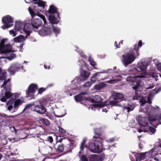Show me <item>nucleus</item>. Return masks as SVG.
Wrapping results in <instances>:
<instances>
[{
    "instance_id": "nucleus-63",
    "label": "nucleus",
    "mask_w": 161,
    "mask_h": 161,
    "mask_svg": "<svg viewBox=\"0 0 161 161\" xmlns=\"http://www.w3.org/2000/svg\"><path fill=\"white\" fill-rule=\"evenodd\" d=\"M23 44H20L19 45V47L21 48H22L23 47Z\"/></svg>"
},
{
    "instance_id": "nucleus-23",
    "label": "nucleus",
    "mask_w": 161,
    "mask_h": 161,
    "mask_svg": "<svg viewBox=\"0 0 161 161\" xmlns=\"http://www.w3.org/2000/svg\"><path fill=\"white\" fill-rule=\"evenodd\" d=\"M106 103L104 102H102L101 101H99L98 102L95 103L94 104H92V109L95 110L96 108L97 107H103L104 106L105 104Z\"/></svg>"
},
{
    "instance_id": "nucleus-36",
    "label": "nucleus",
    "mask_w": 161,
    "mask_h": 161,
    "mask_svg": "<svg viewBox=\"0 0 161 161\" xmlns=\"http://www.w3.org/2000/svg\"><path fill=\"white\" fill-rule=\"evenodd\" d=\"M141 82L139 81H137L136 82V84L133 86L132 87V88L133 89L136 90L138 89L139 87L140 86Z\"/></svg>"
},
{
    "instance_id": "nucleus-56",
    "label": "nucleus",
    "mask_w": 161,
    "mask_h": 161,
    "mask_svg": "<svg viewBox=\"0 0 161 161\" xmlns=\"http://www.w3.org/2000/svg\"><path fill=\"white\" fill-rule=\"evenodd\" d=\"M114 46L116 47V48H119L120 47V46L119 45H119H118L117 42L116 41H115L114 43Z\"/></svg>"
},
{
    "instance_id": "nucleus-33",
    "label": "nucleus",
    "mask_w": 161,
    "mask_h": 161,
    "mask_svg": "<svg viewBox=\"0 0 161 161\" xmlns=\"http://www.w3.org/2000/svg\"><path fill=\"white\" fill-rule=\"evenodd\" d=\"M97 155L93 154L89 156V159L91 161H96L97 160Z\"/></svg>"
},
{
    "instance_id": "nucleus-44",
    "label": "nucleus",
    "mask_w": 161,
    "mask_h": 161,
    "mask_svg": "<svg viewBox=\"0 0 161 161\" xmlns=\"http://www.w3.org/2000/svg\"><path fill=\"white\" fill-rule=\"evenodd\" d=\"M147 153H142L140 154L139 157L140 158V160L144 159L145 158L146 154Z\"/></svg>"
},
{
    "instance_id": "nucleus-7",
    "label": "nucleus",
    "mask_w": 161,
    "mask_h": 161,
    "mask_svg": "<svg viewBox=\"0 0 161 161\" xmlns=\"http://www.w3.org/2000/svg\"><path fill=\"white\" fill-rule=\"evenodd\" d=\"M22 67V65L18 63H14L12 64L8 69V71L11 75H14L15 73L18 71Z\"/></svg>"
},
{
    "instance_id": "nucleus-50",
    "label": "nucleus",
    "mask_w": 161,
    "mask_h": 161,
    "mask_svg": "<svg viewBox=\"0 0 161 161\" xmlns=\"http://www.w3.org/2000/svg\"><path fill=\"white\" fill-rule=\"evenodd\" d=\"M65 114H66V113H64L63 114L57 115L55 113H53V114L55 117H58V118H61V117H64L65 115Z\"/></svg>"
},
{
    "instance_id": "nucleus-18",
    "label": "nucleus",
    "mask_w": 161,
    "mask_h": 161,
    "mask_svg": "<svg viewBox=\"0 0 161 161\" xmlns=\"http://www.w3.org/2000/svg\"><path fill=\"white\" fill-rule=\"evenodd\" d=\"M147 66V62L145 61L139 62L137 64V67L143 72L146 71Z\"/></svg>"
},
{
    "instance_id": "nucleus-29",
    "label": "nucleus",
    "mask_w": 161,
    "mask_h": 161,
    "mask_svg": "<svg viewBox=\"0 0 161 161\" xmlns=\"http://www.w3.org/2000/svg\"><path fill=\"white\" fill-rule=\"evenodd\" d=\"M133 100H137L139 101H146L144 99V98L142 97H141L140 96H139L138 94H136V95L134 96L133 98Z\"/></svg>"
},
{
    "instance_id": "nucleus-11",
    "label": "nucleus",
    "mask_w": 161,
    "mask_h": 161,
    "mask_svg": "<svg viewBox=\"0 0 161 161\" xmlns=\"http://www.w3.org/2000/svg\"><path fill=\"white\" fill-rule=\"evenodd\" d=\"M80 77L81 80H85L87 79L90 75L89 72L83 70L82 67L80 68Z\"/></svg>"
},
{
    "instance_id": "nucleus-46",
    "label": "nucleus",
    "mask_w": 161,
    "mask_h": 161,
    "mask_svg": "<svg viewBox=\"0 0 161 161\" xmlns=\"http://www.w3.org/2000/svg\"><path fill=\"white\" fill-rule=\"evenodd\" d=\"M149 130L152 133H155L156 131V129L154 128L151 126L149 127Z\"/></svg>"
},
{
    "instance_id": "nucleus-47",
    "label": "nucleus",
    "mask_w": 161,
    "mask_h": 161,
    "mask_svg": "<svg viewBox=\"0 0 161 161\" xmlns=\"http://www.w3.org/2000/svg\"><path fill=\"white\" fill-rule=\"evenodd\" d=\"M57 149L58 151L62 152L64 150V147L62 145H60L58 147Z\"/></svg>"
},
{
    "instance_id": "nucleus-62",
    "label": "nucleus",
    "mask_w": 161,
    "mask_h": 161,
    "mask_svg": "<svg viewBox=\"0 0 161 161\" xmlns=\"http://www.w3.org/2000/svg\"><path fill=\"white\" fill-rule=\"evenodd\" d=\"M44 67L46 69H49L50 68V67H47V65H44Z\"/></svg>"
},
{
    "instance_id": "nucleus-35",
    "label": "nucleus",
    "mask_w": 161,
    "mask_h": 161,
    "mask_svg": "<svg viewBox=\"0 0 161 161\" xmlns=\"http://www.w3.org/2000/svg\"><path fill=\"white\" fill-rule=\"evenodd\" d=\"M124 108H126L127 109V111L128 112L130 111L133 110L134 108V106L133 105H129L128 106L124 107Z\"/></svg>"
},
{
    "instance_id": "nucleus-59",
    "label": "nucleus",
    "mask_w": 161,
    "mask_h": 161,
    "mask_svg": "<svg viewBox=\"0 0 161 161\" xmlns=\"http://www.w3.org/2000/svg\"><path fill=\"white\" fill-rule=\"evenodd\" d=\"M151 96L150 95H149L147 97V101H151Z\"/></svg>"
},
{
    "instance_id": "nucleus-32",
    "label": "nucleus",
    "mask_w": 161,
    "mask_h": 161,
    "mask_svg": "<svg viewBox=\"0 0 161 161\" xmlns=\"http://www.w3.org/2000/svg\"><path fill=\"white\" fill-rule=\"evenodd\" d=\"M40 120L46 125H48L50 124V122L46 119L40 118Z\"/></svg>"
},
{
    "instance_id": "nucleus-13",
    "label": "nucleus",
    "mask_w": 161,
    "mask_h": 161,
    "mask_svg": "<svg viewBox=\"0 0 161 161\" xmlns=\"http://www.w3.org/2000/svg\"><path fill=\"white\" fill-rule=\"evenodd\" d=\"M136 119L138 120L139 124L141 126H146L148 125V119L145 117H142L141 116H138L136 118Z\"/></svg>"
},
{
    "instance_id": "nucleus-6",
    "label": "nucleus",
    "mask_w": 161,
    "mask_h": 161,
    "mask_svg": "<svg viewBox=\"0 0 161 161\" xmlns=\"http://www.w3.org/2000/svg\"><path fill=\"white\" fill-rule=\"evenodd\" d=\"M2 22L4 24L1 27L3 29L8 28L10 27L13 25V19L12 18L10 15H6L3 18Z\"/></svg>"
},
{
    "instance_id": "nucleus-64",
    "label": "nucleus",
    "mask_w": 161,
    "mask_h": 161,
    "mask_svg": "<svg viewBox=\"0 0 161 161\" xmlns=\"http://www.w3.org/2000/svg\"><path fill=\"white\" fill-rule=\"evenodd\" d=\"M138 131L140 133V132H142V131H143V130H142V129H138Z\"/></svg>"
},
{
    "instance_id": "nucleus-61",
    "label": "nucleus",
    "mask_w": 161,
    "mask_h": 161,
    "mask_svg": "<svg viewBox=\"0 0 161 161\" xmlns=\"http://www.w3.org/2000/svg\"><path fill=\"white\" fill-rule=\"evenodd\" d=\"M53 85H54L53 84H49L48 85V86H47V87H48L52 86H53Z\"/></svg>"
},
{
    "instance_id": "nucleus-54",
    "label": "nucleus",
    "mask_w": 161,
    "mask_h": 161,
    "mask_svg": "<svg viewBox=\"0 0 161 161\" xmlns=\"http://www.w3.org/2000/svg\"><path fill=\"white\" fill-rule=\"evenodd\" d=\"M47 140L50 143H52L53 141V138L51 136L48 137Z\"/></svg>"
},
{
    "instance_id": "nucleus-16",
    "label": "nucleus",
    "mask_w": 161,
    "mask_h": 161,
    "mask_svg": "<svg viewBox=\"0 0 161 161\" xmlns=\"http://www.w3.org/2000/svg\"><path fill=\"white\" fill-rule=\"evenodd\" d=\"M147 102H147V101H140L141 107L142 109H140V111H143L144 112H145L146 111L147 113H148V114L149 115V117H150V113H149L148 109H146V110H144L143 108L144 107H145V108H146L145 106H147V103L150 105V104L151 103V101Z\"/></svg>"
},
{
    "instance_id": "nucleus-31",
    "label": "nucleus",
    "mask_w": 161,
    "mask_h": 161,
    "mask_svg": "<svg viewBox=\"0 0 161 161\" xmlns=\"http://www.w3.org/2000/svg\"><path fill=\"white\" fill-rule=\"evenodd\" d=\"M102 72H97L94 74H93V75L92 77L91 78V80L92 81H93L95 82L97 80V77L98 76H99V74L100 73H102Z\"/></svg>"
},
{
    "instance_id": "nucleus-9",
    "label": "nucleus",
    "mask_w": 161,
    "mask_h": 161,
    "mask_svg": "<svg viewBox=\"0 0 161 161\" xmlns=\"http://www.w3.org/2000/svg\"><path fill=\"white\" fill-rule=\"evenodd\" d=\"M29 11L31 16V19H32L34 18V17L36 15H37L40 17L43 21L44 24L46 22V20L45 16L42 15L37 13L36 14L35 12L30 7L28 8Z\"/></svg>"
},
{
    "instance_id": "nucleus-51",
    "label": "nucleus",
    "mask_w": 161,
    "mask_h": 161,
    "mask_svg": "<svg viewBox=\"0 0 161 161\" xmlns=\"http://www.w3.org/2000/svg\"><path fill=\"white\" fill-rule=\"evenodd\" d=\"M33 105V104H29L27 105L26 106L25 108L24 109L23 111H24V110H25V109H26L29 108H30Z\"/></svg>"
},
{
    "instance_id": "nucleus-21",
    "label": "nucleus",
    "mask_w": 161,
    "mask_h": 161,
    "mask_svg": "<svg viewBox=\"0 0 161 161\" xmlns=\"http://www.w3.org/2000/svg\"><path fill=\"white\" fill-rule=\"evenodd\" d=\"M48 20L49 22L53 24H57L59 20L55 17V15H50L49 16Z\"/></svg>"
},
{
    "instance_id": "nucleus-14",
    "label": "nucleus",
    "mask_w": 161,
    "mask_h": 161,
    "mask_svg": "<svg viewBox=\"0 0 161 161\" xmlns=\"http://www.w3.org/2000/svg\"><path fill=\"white\" fill-rule=\"evenodd\" d=\"M51 32V28L49 27H44L39 30L38 33L41 36H43L49 34Z\"/></svg>"
},
{
    "instance_id": "nucleus-52",
    "label": "nucleus",
    "mask_w": 161,
    "mask_h": 161,
    "mask_svg": "<svg viewBox=\"0 0 161 161\" xmlns=\"http://www.w3.org/2000/svg\"><path fill=\"white\" fill-rule=\"evenodd\" d=\"M76 88L71 89V90L70 91V92H69L70 93L69 94L70 96H71L72 95L75 94V93L74 92L73 93V91H74L75 90H76Z\"/></svg>"
},
{
    "instance_id": "nucleus-28",
    "label": "nucleus",
    "mask_w": 161,
    "mask_h": 161,
    "mask_svg": "<svg viewBox=\"0 0 161 161\" xmlns=\"http://www.w3.org/2000/svg\"><path fill=\"white\" fill-rule=\"evenodd\" d=\"M34 4H37L38 7H41L44 8L46 4V2L42 0H40L39 2L34 3Z\"/></svg>"
},
{
    "instance_id": "nucleus-43",
    "label": "nucleus",
    "mask_w": 161,
    "mask_h": 161,
    "mask_svg": "<svg viewBox=\"0 0 161 161\" xmlns=\"http://www.w3.org/2000/svg\"><path fill=\"white\" fill-rule=\"evenodd\" d=\"M92 85V83L91 82H87L83 85L84 87H90Z\"/></svg>"
},
{
    "instance_id": "nucleus-37",
    "label": "nucleus",
    "mask_w": 161,
    "mask_h": 161,
    "mask_svg": "<svg viewBox=\"0 0 161 161\" xmlns=\"http://www.w3.org/2000/svg\"><path fill=\"white\" fill-rule=\"evenodd\" d=\"M94 98V99L91 100L90 101H103L102 98L99 95H95Z\"/></svg>"
},
{
    "instance_id": "nucleus-39",
    "label": "nucleus",
    "mask_w": 161,
    "mask_h": 161,
    "mask_svg": "<svg viewBox=\"0 0 161 161\" xmlns=\"http://www.w3.org/2000/svg\"><path fill=\"white\" fill-rule=\"evenodd\" d=\"M47 89V87L46 88H44L42 87L40 88L38 90V94H42Z\"/></svg>"
},
{
    "instance_id": "nucleus-10",
    "label": "nucleus",
    "mask_w": 161,
    "mask_h": 161,
    "mask_svg": "<svg viewBox=\"0 0 161 161\" xmlns=\"http://www.w3.org/2000/svg\"><path fill=\"white\" fill-rule=\"evenodd\" d=\"M41 18H36L31 19V23L33 27L37 29L38 27L42 25V23Z\"/></svg>"
},
{
    "instance_id": "nucleus-1",
    "label": "nucleus",
    "mask_w": 161,
    "mask_h": 161,
    "mask_svg": "<svg viewBox=\"0 0 161 161\" xmlns=\"http://www.w3.org/2000/svg\"><path fill=\"white\" fill-rule=\"evenodd\" d=\"M86 142L83 141L81 143L80 146L81 151L79 152L78 155L80 156L81 154V151H84L85 149H89L91 151L95 153H100L103 150L102 144L101 142H96L95 143H92L90 144L88 147L85 145Z\"/></svg>"
},
{
    "instance_id": "nucleus-41",
    "label": "nucleus",
    "mask_w": 161,
    "mask_h": 161,
    "mask_svg": "<svg viewBox=\"0 0 161 161\" xmlns=\"http://www.w3.org/2000/svg\"><path fill=\"white\" fill-rule=\"evenodd\" d=\"M53 30V32L56 34L59 33L60 32V29L57 27H54Z\"/></svg>"
},
{
    "instance_id": "nucleus-17",
    "label": "nucleus",
    "mask_w": 161,
    "mask_h": 161,
    "mask_svg": "<svg viewBox=\"0 0 161 161\" xmlns=\"http://www.w3.org/2000/svg\"><path fill=\"white\" fill-rule=\"evenodd\" d=\"M86 92H81L79 95H77L74 97L75 101H89L88 99L84 97V95L86 94Z\"/></svg>"
},
{
    "instance_id": "nucleus-26",
    "label": "nucleus",
    "mask_w": 161,
    "mask_h": 161,
    "mask_svg": "<svg viewBox=\"0 0 161 161\" xmlns=\"http://www.w3.org/2000/svg\"><path fill=\"white\" fill-rule=\"evenodd\" d=\"M25 40L24 36L22 35L18 36L14 39V41L16 42H24Z\"/></svg>"
},
{
    "instance_id": "nucleus-34",
    "label": "nucleus",
    "mask_w": 161,
    "mask_h": 161,
    "mask_svg": "<svg viewBox=\"0 0 161 161\" xmlns=\"http://www.w3.org/2000/svg\"><path fill=\"white\" fill-rule=\"evenodd\" d=\"M6 72L5 71L3 72L1 74V72L0 73V80H4L6 78Z\"/></svg>"
},
{
    "instance_id": "nucleus-45",
    "label": "nucleus",
    "mask_w": 161,
    "mask_h": 161,
    "mask_svg": "<svg viewBox=\"0 0 161 161\" xmlns=\"http://www.w3.org/2000/svg\"><path fill=\"white\" fill-rule=\"evenodd\" d=\"M80 158L81 161H88L86 156L85 155H82Z\"/></svg>"
},
{
    "instance_id": "nucleus-20",
    "label": "nucleus",
    "mask_w": 161,
    "mask_h": 161,
    "mask_svg": "<svg viewBox=\"0 0 161 161\" xmlns=\"http://www.w3.org/2000/svg\"><path fill=\"white\" fill-rule=\"evenodd\" d=\"M142 46V41L140 40L138 42V45L136 44L134 46L133 49H130L131 50H133V51L136 53L137 55L139 56V48L141 47Z\"/></svg>"
},
{
    "instance_id": "nucleus-60",
    "label": "nucleus",
    "mask_w": 161,
    "mask_h": 161,
    "mask_svg": "<svg viewBox=\"0 0 161 161\" xmlns=\"http://www.w3.org/2000/svg\"><path fill=\"white\" fill-rule=\"evenodd\" d=\"M154 87V86H153V85L151 86H150L148 87H147V89H152Z\"/></svg>"
},
{
    "instance_id": "nucleus-22",
    "label": "nucleus",
    "mask_w": 161,
    "mask_h": 161,
    "mask_svg": "<svg viewBox=\"0 0 161 161\" xmlns=\"http://www.w3.org/2000/svg\"><path fill=\"white\" fill-rule=\"evenodd\" d=\"M34 110L37 113L41 114H44L46 111V109L43 107H40L38 105L35 106Z\"/></svg>"
},
{
    "instance_id": "nucleus-25",
    "label": "nucleus",
    "mask_w": 161,
    "mask_h": 161,
    "mask_svg": "<svg viewBox=\"0 0 161 161\" xmlns=\"http://www.w3.org/2000/svg\"><path fill=\"white\" fill-rule=\"evenodd\" d=\"M12 95V93L10 91L6 92L5 93V95L1 98V101H7V99L9 98L11 99Z\"/></svg>"
},
{
    "instance_id": "nucleus-3",
    "label": "nucleus",
    "mask_w": 161,
    "mask_h": 161,
    "mask_svg": "<svg viewBox=\"0 0 161 161\" xmlns=\"http://www.w3.org/2000/svg\"><path fill=\"white\" fill-rule=\"evenodd\" d=\"M130 72L131 75L133 76H128L126 78V80L128 82H134L136 81L137 78H142L147 77V75L146 73L140 74L139 75H136V74L138 73V69L136 68H134L130 71Z\"/></svg>"
},
{
    "instance_id": "nucleus-8",
    "label": "nucleus",
    "mask_w": 161,
    "mask_h": 161,
    "mask_svg": "<svg viewBox=\"0 0 161 161\" xmlns=\"http://www.w3.org/2000/svg\"><path fill=\"white\" fill-rule=\"evenodd\" d=\"M8 101L6 104V108L7 109L10 110L14 107L15 108L17 107L20 104V101Z\"/></svg>"
},
{
    "instance_id": "nucleus-5",
    "label": "nucleus",
    "mask_w": 161,
    "mask_h": 161,
    "mask_svg": "<svg viewBox=\"0 0 161 161\" xmlns=\"http://www.w3.org/2000/svg\"><path fill=\"white\" fill-rule=\"evenodd\" d=\"M38 89V86L36 84H31L28 86L26 91V97L28 98L29 100L34 98V94L36 90Z\"/></svg>"
},
{
    "instance_id": "nucleus-24",
    "label": "nucleus",
    "mask_w": 161,
    "mask_h": 161,
    "mask_svg": "<svg viewBox=\"0 0 161 161\" xmlns=\"http://www.w3.org/2000/svg\"><path fill=\"white\" fill-rule=\"evenodd\" d=\"M112 98L115 100H120L124 98L123 94L119 93H114L112 95Z\"/></svg>"
},
{
    "instance_id": "nucleus-2",
    "label": "nucleus",
    "mask_w": 161,
    "mask_h": 161,
    "mask_svg": "<svg viewBox=\"0 0 161 161\" xmlns=\"http://www.w3.org/2000/svg\"><path fill=\"white\" fill-rule=\"evenodd\" d=\"M138 56L133 50H130L129 52L122 55V62L126 67L131 63L135 60L136 58Z\"/></svg>"
},
{
    "instance_id": "nucleus-15",
    "label": "nucleus",
    "mask_w": 161,
    "mask_h": 161,
    "mask_svg": "<svg viewBox=\"0 0 161 161\" xmlns=\"http://www.w3.org/2000/svg\"><path fill=\"white\" fill-rule=\"evenodd\" d=\"M32 25L29 23H26L24 25L23 31L27 34V36H29L30 33L32 32Z\"/></svg>"
},
{
    "instance_id": "nucleus-48",
    "label": "nucleus",
    "mask_w": 161,
    "mask_h": 161,
    "mask_svg": "<svg viewBox=\"0 0 161 161\" xmlns=\"http://www.w3.org/2000/svg\"><path fill=\"white\" fill-rule=\"evenodd\" d=\"M58 131L62 133H65L66 131L65 130L60 127H59Z\"/></svg>"
},
{
    "instance_id": "nucleus-55",
    "label": "nucleus",
    "mask_w": 161,
    "mask_h": 161,
    "mask_svg": "<svg viewBox=\"0 0 161 161\" xmlns=\"http://www.w3.org/2000/svg\"><path fill=\"white\" fill-rule=\"evenodd\" d=\"M154 150L155 149L154 148H153L149 152L147 153H151V154H152V153H153V152L154 151Z\"/></svg>"
},
{
    "instance_id": "nucleus-42",
    "label": "nucleus",
    "mask_w": 161,
    "mask_h": 161,
    "mask_svg": "<svg viewBox=\"0 0 161 161\" xmlns=\"http://www.w3.org/2000/svg\"><path fill=\"white\" fill-rule=\"evenodd\" d=\"M88 60H89V62H90V64L92 66L94 67L95 66V65H96V64L95 63V62H94L93 61L92 59L91 58H89Z\"/></svg>"
},
{
    "instance_id": "nucleus-38",
    "label": "nucleus",
    "mask_w": 161,
    "mask_h": 161,
    "mask_svg": "<svg viewBox=\"0 0 161 161\" xmlns=\"http://www.w3.org/2000/svg\"><path fill=\"white\" fill-rule=\"evenodd\" d=\"M10 80V79H8L6 81H4L2 85V87H4V89H5V91H7L8 90L7 88L6 87V85L7 83L9 82Z\"/></svg>"
},
{
    "instance_id": "nucleus-58",
    "label": "nucleus",
    "mask_w": 161,
    "mask_h": 161,
    "mask_svg": "<svg viewBox=\"0 0 161 161\" xmlns=\"http://www.w3.org/2000/svg\"><path fill=\"white\" fill-rule=\"evenodd\" d=\"M110 83H114V82H117V81H118V80H110Z\"/></svg>"
},
{
    "instance_id": "nucleus-19",
    "label": "nucleus",
    "mask_w": 161,
    "mask_h": 161,
    "mask_svg": "<svg viewBox=\"0 0 161 161\" xmlns=\"http://www.w3.org/2000/svg\"><path fill=\"white\" fill-rule=\"evenodd\" d=\"M20 94L18 93H12L11 98L9 101H24V98L21 97L19 98Z\"/></svg>"
},
{
    "instance_id": "nucleus-27",
    "label": "nucleus",
    "mask_w": 161,
    "mask_h": 161,
    "mask_svg": "<svg viewBox=\"0 0 161 161\" xmlns=\"http://www.w3.org/2000/svg\"><path fill=\"white\" fill-rule=\"evenodd\" d=\"M108 101H107L106 103H107ZM109 104L108 105L111 106V107H112L113 106H122L121 105V102L122 101H109Z\"/></svg>"
},
{
    "instance_id": "nucleus-4",
    "label": "nucleus",
    "mask_w": 161,
    "mask_h": 161,
    "mask_svg": "<svg viewBox=\"0 0 161 161\" xmlns=\"http://www.w3.org/2000/svg\"><path fill=\"white\" fill-rule=\"evenodd\" d=\"M7 40L6 38L3 39L0 42V52L1 53L7 54L12 52V47L10 44L5 45Z\"/></svg>"
},
{
    "instance_id": "nucleus-12",
    "label": "nucleus",
    "mask_w": 161,
    "mask_h": 161,
    "mask_svg": "<svg viewBox=\"0 0 161 161\" xmlns=\"http://www.w3.org/2000/svg\"><path fill=\"white\" fill-rule=\"evenodd\" d=\"M48 12L51 15L56 14V16H57L60 19L59 17V13L58 11V8L54 5H52L50 6L48 10Z\"/></svg>"
},
{
    "instance_id": "nucleus-53",
    "label": "nucleus",
    "mask_w": 161,
    "mask_h": 161,
    "mask_svg": "<svg viewBox=\"0 0 161 161\" xmlns=\"http://www.w3.org/2000/svg\"><path fill=\"white\" fill-rule=\"evenodd\" d=\"M158 110V107H157V108H153L152 109V111H153V112H157Z\"/></svg>"
},
{
    "instance_id": "nucleus-57",
    "label": "nucleus",
    "mask_w": 161,
    "mask_h": 161,
    "mask_svg": "<svg viewBox=\"0 0 161 161\" xmlns=\"http://www.w3.org/2000/svg\"><path fill=\"white\" fill-rule=\"evenodd\" d=\"M33 160V159H24V160H21V161H32Z\"/></svg>"
},
{
    "instance_id": "nucleus-49",
    "label": "nucleus",
    "mask_w": 161,
    "mask_h": 161,
    "mask_svg": "<svg viewBox=\"0 0 161 161\" xmlns=\"http://www.w3.org/2000/svg\"><path fill=\"white\" fill-rule=\"evenodd\" d=\"M9 33L10 34H13V36H14L16 35V32L13 30H10L9 31Z\"/></svg>"
},
{
    "instance_id": "nucleus-40",
    "label": "nucleus",
    "mask_w": 161,
    "mask_h": 161,
    "mask_svg": "<svg viewBox=\"0 0 161 161\" xmlns=\"http://www.w3.org/2000/svg\"><path fill=\"white\" fill-rule=\"evenodd\" d=\"M44 101H53V99L51 95H47L45 97Z\"/></svg>"
},
{
    "instance_id": "nucleus-30",
    "label": "nucleus",
    "mask_w": 161,
    "mask_h": 161,
    "mask_svg": "<svg viewBox=\"0 0 161 161\" xmlns=\"http://www.w3.org/2000/svg\"><path fill=\"white\" fill-rule=\"evenodd\" d=\"M105 85V84L104 83H103L97 85H95L94 87V88L95 89L97 90H101L104 87Z\"/></svg>"
}]
</instances>
